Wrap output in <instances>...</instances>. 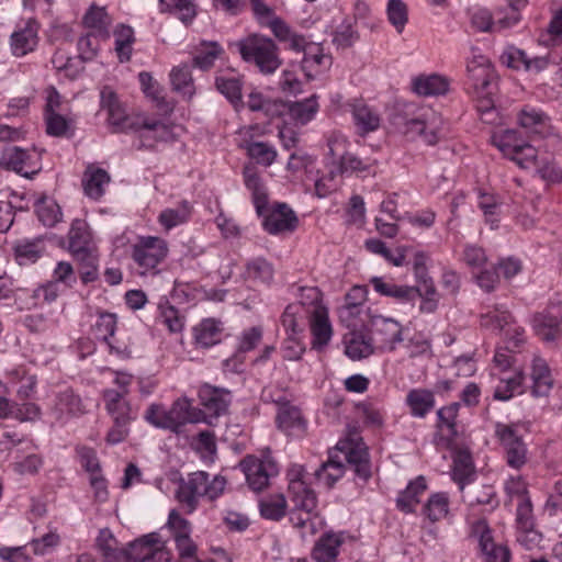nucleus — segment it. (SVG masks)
I'll return each instance as SVG.
<instances>
[{
    "label": "nucleus",
    "mask_w": 562,
    "mask_h": 562,
    "mask_svg": "<svg viewBox=\"0 0 562 562\" xmlns=\"http://www.w3.org/2000/svg\"><path fill=\"white\" fill-rule=\"evenodd\" d=\"M493 144L503 155L513 160L521 169H533L542 180L555 183L562 181V169L548 157H539L538 150L522 139L515 130L495 133Z\"/></svg>",
    "instance_id": "f257e3e1"
},
{
    "label": "nucleus",
    "mask_w": 562,
    "mask_h": 562,
    "mask_svg": "<svg viewBox=\"0 0 562 562\" xmlns=\"http://www.w3.org/2000/svg\"><path fill=\"white\" fill-rule=\"evenodd\" d=\"M289 498L292 507L289 519L293 528L297 529L303 538L313 536L318 529L317 497L304 480L301 467L292 469L289 474Z\"/></svg>",
    "instance_id": "f03ea898"
},
{
    "label": "nucleus",
    "mask_w": 562,
    "mask_h": 562,
    "mask_svg": "<svg viewBox=\"0 0 562 562\" xmlns=\"http://www.w3.org/2000/svg\"><path fill=\"white\" fill-rule=\"evenodd\" d=\"M441 117L430 108L405 103L394 114L393 125L405 136L422 138L427 145H435L439 139Z\"/></svg>",
    "instance_id": "7ed1b4c3"
},
{
    "label": "nucleus",
    "mask_w": 562,
    "mask_h": 562,
    "mask_svg": "<svg viewBox=\"0 0 562 562\" xmlns=\"http://www.w3.org/2000/svg\"><path fill=\"white\" fill-rule=\"evenodd\" d=\"M225 486L226 479L224 476L215 475L210 481L209 473L196 471L180 480L176 498L184 507L187 514H192L201 497L214 501L223 494Z\"/></svg>",
    "instance_id": "20e7f679"
},
{
    "label": "nucleus",
    "mask_w": 562,
    "mask_h": 562,
    "mask_svg": "<svg viewBox=\"0 0 562 562\" xmlns=\"http://www.w3.org/2000/svg\"><path fill=\"white\" fill-rule=\"evenodd\" d=\"M241 59L263 75L274 74L282 65L277 43L265 35L252 33L236 43Z\"/></svg>",
    "instance_id": "39448f33"
},
{
    "label": "nucleus",
    "mask_w": 562,
    "mask_h": 562,
    "mask_svg": "<svg viewBox=\"0 0 562 562\" xmlns=\"http://www.w3.org/2000/svg\"><path fill=\"white\" fill-rule=\"evenodd\" d=\"M144 417L153 426L172 431H178L187 423H201L204 419L199 408L192 406L187 398L177 400L170 409L159 404H151Z\"/></svg>",
    "instance_id": "423d86ee"
},
{
    "label": "nucleus",
    "mask_w": 562,
    "mask_h": 562,
    "mask_svg": "<svg viewBox=\"0 0 562 562\" xmlns=\"http://www.w3.org/2000/svg\"><path fill=\"white\" fill-rule=\"evenodd\" d=\"M168 244L156 236H140L131 247V257L140 274H156L158 266L168 256Z\"/></svg>",
    "instance_id": "0eeeda50"
},
{
    "label": "nucleus",
    "mask_w": 562,
    "mask_h": 562,
    "mask_svg": "<svg viewBox=\"0 0 562 562\" xmlns=\"http://www.w3.org/2000/svg\"><path fill=\"white\" fill-rule=\"evenodd\" d=\"M132 562H170L171 553L157 532L142 536L128 543Z\"/></svg>",
    "instance_id": "6e6552de"
},
{
    "label": "nucleus",
    "mask_w": 562,
    "mask_h": 562,
    "mask_svg": "<svg viewBox=\"0 0 562 562\" xmlns=\"http://www.w3.org/2000/svg\"><path fill=\"white\" fill-rule=\"evenodd\" d=\"M495 434L504 449L506 463L520 470L528 461V449L513 425L497 424Z\"/></svg>",
    "instance_id": "1a4fd4ad"
},
{
    "label": "nucleus",
    "mask_w": 562,
    "mask_h": 562,
    "mask_svg": "<svg viewBox=\"0 0 562 562\" xmlns=\"http://www.w3.org/2000/svg\"><path fill=\"white\" fill-rule=\"evenodd\" d=\"M335 450L344 454V459L353 467L357 475L367 480L371 475V468L367 447L358 434H351L348 438L339 440Z\"/></svg>",
    "instance_id": "9d476101"
},
{
    "label": "nucleus",
    "mask_w": 562,
    "mask_h": 562,
    "mask_svg": "<svg viewBox=\"0 0 562 562\" xmlns=\"http://www.w3.org/2000/svg\"><path fill=\"white\" fill-rule=\"evenodd\" d=\"M0 165L25 178H32L41 170L38 156L35 151H29L16 146L7 147L0 158Z\"/></svg>",
    "instance_id": "9b49d317"
},
{
    "label": "nucleus",
    "mask_w": 562,
    "mask_h": 562,
    "mask_svg": "<svg viewBox=\"0 0 562 562\" xmlns=\"http://www.w3.org/2000/svg\"><path fill=\"white\" fill-rule=\"evenodd\" d=\"M376 350L393 351L403 341L401 324L389 317L375 315L370 321Z\"/></svg>",
    "instance_id": "f8f14e48"
},
{
    "label": "nucleus",
    "mask_w": 562,
    "mask_h": 562,
    "mask_svg": "<svg viewBox=\"0 0 562 562\" xmlns=\"http://www.w3.org/2000/svg\"><path fill=\"white\" fill-rule=\"evenodd\" d=\"M240 467L248 485L256 492L267 487L270 477L278 473V467L272 460H261L252 456L246 457L240 462Z\"/></svg>",
    "instance_id": "ddd939ff"
},
{
    "label": "nucleus",
    "mask_w": 562,
    "mask_h": 562,
    "mask_svg": "<svg viewBox=\"0 0 562 562\" xmlns=\"http://www.w3.org/2000/svg\"><path fill=\"white\" fill-rule=\"evenodd\" d=\"M199 400L203 409H199L204 419L201 422L212 424V418L226 413L231 402L229 392L224 389L214 387L210 384H204L199 390Z\"/></svg>",
    "instance_id": "4468645a"
},
{
    "label": "nucleus",
    "mask_w": 562,
    "mask_h": 562,
    "mask_svg": "<svg viewBox=\"0 0 562 562\" xmlns=\"http://www.w3.org/2000/svg\"><path fill=\"white\" fill-rule=\"evenodd\" d=\"M261 216L265 231L271 235L291 233L299 222L293 210L284 203H279L271 209L267 206Z\"/></svg>",
    "instance_id": "2eb2a0df"
},
{
    "label": "nucleus",
    "mask_w": 562,
    "mask_h": 562,
    "mask_svg": "<svg viewBox=\"0 0 562 562\" xmlns=\"http://www.w3.org/2000/svg\"><path fill=\"white\" fill-rule=\"evenodd\" d=\"M38 31L40 23L36 20L21 22L10 37L12 54L22 57L33 52L38 44Z\"/></svg>",
    "instance_id": "dca6fc26"
},
{
    "label": "nucleus",
    "mask_w": 562,
    "mask_h": 562,
    "mask_svg": "<svg viewBox=\"0 0 562 562\" xmlns=\"http://www.w3.org/2000/svg\"><path fill=\"white\" fill-rule=\"evenodd\" d=\"M516 528L518 531L517 540L531 547L540 540V535L535 529V516L531 499H524L517 504L516 508Z\"/></svg>",
    "instance_id": "f3484780"
},
{
    "label": "nucleus",
    "mask_w": 562,
    "mask_h": 562,
    "mask_svg": "<svg viewBox=\"0 0 562 562\" xmlns=\"http://www.w3.org/2000/svg\"><path fill=\"white\" fill-rule=\"evenodd\" d=\"M345 355L356 361L370 357L376 350L373 338L364 330L352 329L342 337Z\"/></svg>",
    "instance_id": "a211bd4d"
},
{
    "label": "nucleus",
    "mask_w": 562,
    "mask_h": 562,
    "mask_svg": "<svg viewBox=\"0 0 562 562\" xmlns=\"http://www.w3.org/2000/svg\"><path fill=\"white\" fill-rule=\"evenodd\" d=\"M243 178L245 187L250 191L252 202L258 215L263 214V210L268 205V189L266 183L258 171L257 167L252 164H247L243 170Z\"/></svg>",
    "instance_id": "6ab92c4d"
},
{
    "label": "nucleus",
    "mask_w": 562,
    "mask_h": 562,
    "mask_svg": "<svg viewBox=\"0 0 562 562\" xmlns=\"http://www.w3.org/2000/svg\"><path fill=\"white\" fill-rule=\"evenodd\" d=\"M532 327L542 340L554 341L562 338V314L552 310L536 313L532 316Z\"/></svg>",
    "instance_id": "aec40b11"
},
{
    "label": "nucleus",
    "mask_w": 562,
    "mask_h": 562,
    "mask_svg": "<svg viewBox=\"0 0 562 562\" xmlns=\"http://www.w3.org/2000/svg\"><path fill=\"white\" fill-rule=\"evenodd\" d=\"M475 90L476 97L480 99L477 109L487 111L493 108V101L490 95L493 93L492 86L494 79V70L492 66L483 67L468 74Z\"/></svg>",
    "instance_id": "412c9836"
},
{
    "label": "nucleus",
    "mask_w": 562,
    "mask_h": 562,
    "mask_svg": "<svg viewBox=\"0 0 562 562\" xmlns=\"http://www.w3.org/2000/svg\"><path fill=\"white\" fill-rule=\"evenodd\" d=\"M367 288L361 285L352 286L345 295L344 304L338 308V316L341 323L348 327L355 325V319L362 312L363 303L367 301Z\"/></svg>",
    "instance_id": "4be33fe9"
},
{
    "label": "nucleus",
    "mask_w": 562,
    "mask_h": 562,
    "mask_svg": "<svg viewBox=\"0 0 562 562\" xmlns=\"http://www.w3.org/2000/svg\"><path fill=\"white\" fill-rule=\"evenodd\" d=\"M85 405L79 395L70 389L59 392L56 395L52 413L57 420H66L85 414Z\"/></svg>",
    "instance_id": "5701e85b"
},
{
    "label": "nucleus",
    "mask_w": 562,
    "mask_h": 562,
    "mask_svg": "<svg viewBox=\"0 0 562 562\" xmlns=\"http://www.w3.org/2000/svg\"><path fill=\"white\" fill-rule=\"evenodd\" d=\"M100 104L101 109L108 112V121L112 126L119 130H125L128 126V116L112 88L105 86L101 89Z\"/></svg>",
    "instance_id": "b1692460"
},
{
    "label": "nucleus",
    "mask_w": 562,
    "mask_h": 562,
    "mask_svg": "<svg viewBox=\"0 0 562 562\" xmlns=\"http://www.w3.org/2000/svg\"><path fill=\"white\" fill-rule=\"evenodd\" d=\"M345 538L341 532H326L314 544L312 558L316 562H335Z\"/></svg>",
    "instance_id": "393cba45"
},
{
    "label": "nucleus",
    "mask_w": 562,
    "mask_h": 562,
    "mask_svg": "<svg viewBox=\"0 0 562 562\" xmlns=\"http://www.w3.org/2000/svg\"><path fill=\"white\" fill-rule=\"evenodd\" d=\"M110 181L111 177L104 169L88 166L82 176L83 192L89 199L98 201L104 195Z\"/></svg>",
    "instance_id": "a878e982"
},
{
    "label": "nucleus",
    "mask_w": 562,
    "mask_h": 562,
    "mask_svg": "<svg viewBox=\"0 0 562 562\" xmlns=\"http://www.w3.org/2000/svg\"><path fill=\"white\" fill-rule=\"evenodd\" d=\"M269 29L274 37L284 44L286 48L296 53L306 50L308 42L305 36L299 34L281 18L273 20Z\"/></svg>",
    "instance_id": "bb28decb"
},
{
    "label": "nucleus",
    "mask_w": 562,
    "mask_h": 562,
    "mask_svg": "<svg viewBox=\"0 0 562 562\" xmlns=\"http://www.w3.org/2000/svg\"><path fill=\"white\" fill-rule=\"evenodd\" d=\"M112 22L113 19L108 13L105 7L97 4H91L82 18L83 25L103 41L110 38Z\"/></svg>",
    "instance_id": "cd10ccee"
},
{
    "label": "nucleus",
    "mask_w": 562,
    "mask_h": 562,
    "mask_svg": "<svg viewBox=\"0 0 562 562\" xmlns=\"http://www.w3.org/2000/svg\"><path fill=\"white\" fill-rule=\"evenodd\" d=\"M310 326L313 336L312 347L317 350L323 349L328 345L333 336L327 308L316 310L315 314L311 315Z\"/></svg>",
    "instance_id": "c85d7f7f"
},
{
    "label": "nucleus",
    "mask_w": 562,
    "mask_h": 562,
    "mask_svg": "<svg viewBox=\"0 0 562 562\" xmlns=\"http://www.w3.org/2000/svg\"><path fill=\"white\" fill-rule=\"evenodd\" d=\"M97 546L104 562H132L128 546L119 548L116 539L109 529L100 530Z\"/></svg>",
    "instance_id": "c756f323"
},
{
    "label": "nucleus",
    "mask_w": 562,
    "mask_h": 562,
    "mask_svg": "<svg viewBox=\"0 0 562 562\" xmlns=\"http://www.w3.org/2000/svg\"><path fill=\"white\" fill-rule=\"evenodd\" d=\"M71 255L76 261L81 282L89 284L97 281L99 278V254L97 249L93 247Z\"/></svg>",
    "instance_id": "7c9ffc66"
},
{
    "label": "nucleus",
    "mask_w": 562,
    "mask_h": 562,
    "mask_svg": "<svg viewBox=\"0 0 562 562\" xmlns=\"http://www.w3.org/2000/svg\"><path fill=\"white\" fill-rule=\"evenodd\" d=\"M370 283L380 295L393 297L402 303L414 301L417 297V289L408 285H398L382 277L371 278Z\"/></svg>",
    "instance_id": "2f4dec72"
},
{
    "label": "nucleus",
    "mask_w": 562,
    "mask_h": 562,
    "mask_svg": "<svg viewBox=\"0 0 562 562\" xmlns=\"http://www.w3.org/2000/svg\"><path fill=\"white\" fill-rule=\"evenodd\" d=\"M278 427L288 436L300 437L305 431V423L297 407L281 405L277 414Z\"/></svg>",
    "instance_id": "473e14b6"
},
{
    "label": "nucleus",
    "mask_w": 562,
    "mask_h": 562,
    "mask_svg": "<svg viewBox=\"0 0 562 562\" xmlns=\"http://www.w3.org/2000/svg\"><path fill=\"white\" fill-rule=\"evenodd\" d=\"M104 407L112 420H132L133 412L130 402L115 389H106L102 393Z\"/></svg>",
    "instance_id": "72a5a7b5"
},
{
    "label": "nucleus",
    "mask_w": 562,
    "mask_h": 562,
    "mask_svg": "<svg viewBox=\"0 0 562 562\" xmlns=\"http://www.w3.org/2000/svg\"><path fill=\"white\" fill-rule=\"evenodd\" d=\"M476 530L481 531L480 547L485 554V562H509L510 552L505 546H497L494 543L491 530L484 521H480Z\"/></svg>",
    "instance_id": "f704fd0d"
},
{
    "label": "nucleus",
    "mask_w": 562,
    "mask_h": 562,
    "mask_svg": "<svg viewBox=\"0 0 562 562\" xmlns=\"http://www.w3.org/2000/svg\"><path fill=\"white\" fill-rule=\"evenodd\" d=\"M531 393L535 396H546L553 386V379L548 363L540 357H535L531 364Z\"/></svg>",
    "instance_id": "c9c22d12"
},
{
    "label": "nucleus",
    "mask_w": 562,
    "mask_h": 562,
    "mask_svg": "<svg viewBox=\"0 0 562 562\" xmlns=\"http://www.w3.org/2000/svg\"><path fill=\"white\" fill-rule=\"evenodd\" d=\"M223 324L215 318H205L194 329V340L202 348H210L222 339Z\"/></svg>",
    "instance_id": "e433bc0d"
},
{
    "label": "nucleus",
    "mask_w": 562,
    "mask_h": 562,
    "mask_svg": "<svg viewBox=\"0 0 562 562\" xmlns=\"http://www.w3.org/2000/svg\"><path fill=\"white\" fill-rule=\"evenodd\" d=\"M137 124L139 135L146 142H169L173 139L170 126L159 120L143 117Z\"/></svg>",
    "instance_id": "4c0bfd02"
},
{
    "label": "nucleus",
    "mask_w": 562,
    "mask_h": 562,
    "mask_svg": "<svg viewBox=\"0 0 562 562\" xmlns=\"http://www.w3.org/2000/svg\"><path fill=\"white\" fill-rule=\"evenodd\" d=\"M512 315L503 305H494L481 315V325L485 328L504 331L505 336L510 334Z\"/></svg>",
    "instance_id": "58836bf2"
},
{
    "label": "nucleus",
    "mask_w": 562,
    "mask_h": 562,
    "mask_svg": "<svg viewBox=\"0 0 562 562\" xmlns=\"http://www.w3.org/2000/svg\"><path fill=\"white\" fill-rule=\"evenodd\" d=\"M45 251V244L42 238L23 239L14 245V256L19 265L36 262Z\"/></svg>",
    "instance_id": "ea45409f"
},
{
    "label": "nucleus",
    "mask_w": 562,
    "mask_h": 562,
    "mask_svg": "<svg viewBox=\"0 0 562 562\" xmlns=\"http://www.w3.org/2000/svg\"><path fill=\"white\" fill-rule=\"evenodd\" d=\"M192 206L188 201H182L173 207H167L158 215V223L170 231L176 226L187 223L191 216Z\"/></svg>",
    "instance_id": "a19ab883"
},
{
    "label": "nucleus",
    "mask_w": 562,
    "mask_h": 562,
    "mask_svg": "<svg viewBox=\"0 0 562 562\" xmlns=\"http://www.w3.org/2000/svg\"><path fill=\"white\" fill-rule=\"evenodd\" d=\"M318 97L312 94L302 101L290 102L288 104V112L290 117L297 124L305 125L312 121L318 112L319 104Z\"/></svg>",
    "instance_id": "79ce46f5"
},
{
    "label": "nucleus",
    "mask_w": 562,
    "mask_h": 562,
    "mask_svg": "<svg viewBox=\"0 0 562 562\" xmlns=\"http://www.w3.org/2000/svg\"><path fill=\"white\" fill-rule=\"evenodd\" d=\"M406 404L415 417H425L435 406L434 393L425 389L411 390L406 396Z\"/></svg>",
    "instance_id": "37998d69"
},
{
    "label": "nucleus",
    "mask_w": 562,
    "mask_h": 562,
    "mask_svg": "<svg viewBox=\"0 0 562 562\" xmlns=\"http://www.w3.org/2000/svg\"><path fill=\"white\" fill-rule=\"evenodd\" d=\"M427 488L426 480L424 476H418L412 481L404 492L398 496L396 504L397 507L405 513H413L416 505L420 502V496Z\"/></svg>",
    "instance_id": "c03bdc74"
},
{
    "label": "nucleus",
    "mask_w": 562,
    "mask_h": 562,
    "mask_svg": "<svg viewBox=\"0 0 562 562\" xmlns=\"http://www.w3.org/2000/svg\"><path fill=\"white\" fill-rule=\"evenodd\" d=\"M448 88V80L439 75L420 76L413 81V90L425 97L445 94Z\"/></svg>",
    "instance_id": "a18cd8bd"
},
{
    "label": "nucleus",
    "mask_w": 562,
    "mask_h": 562,
    "mask_svg": "<svg viewBox=\"0 0 562 562\" xmlns=\"http://www.w3.org/2000/svg\"><path fill=\"white\" fill-rule=\"evenodd\" d=\"M68 243L70 254L93 248L91 246V235L86 221L80 218L72 221L68 233Z\"/></svg>",
    "instance_id": "49530a36"
},
{
    "label": "nucleus",
    "mask_w": 562,
    "mask_h": 562,
    "mask_svg": "<svg viewBox=\"0 0 562 562\" xmlns=\"http://www.w3.org/2000/svg\"><path fill=\"white\" fill-rule=\"evenodd\" d=\"M224 54V48L217 42H201L198 53L193 58V66L202 70L212 68L216 59Z\"/></svg>",
    "instance_id": "de8ad7c7"
},
{
    "label": "nucleus",
    "mask_w": 562,
    "mask_h": 562,
    "mask_svg": "<svg viewBox=\"0 0 562 562\" xmlns=\"http://www.w3.org/2000/svg\"><path fill=\"white\" fill-rule=\"evenodd\" d=\"M217 90L227 98L236 108L244 106L241 90L243 83L239 78L234 76H218L215 80Z\"/></svg>",
    "instance_id": "09e8293b"
},
{
    "label": "nucleus",
    "mask_w": 562,
    "mask_h": 562,
    "mask_svg": "<svg viewBox=\"0 0 562 562\" xmlns=\"http://www.w3.org/2000/svg\"><path fill=\"white\" fill-rule=\"evenodd\" d=\"M113 36L115 40V52L120 61H128L132 55V46L135 41L133 29L125 24H119L113 31Z\"/></svg>",
    "instance_id": "8fccbe9b"
},
{
    "label": "nucleus",
    "mask_w": 562,
    "mask_h": 562,
    "mask_svg": "<svg viewBox=\"0 0 562 562\" xmlns=\"http://www.w3.org/2000/svg\"><path fill=\"white\" fill-rule=\"evenodd\" d=\"M352 116L360 134H368L380 126L379 114L366 104L355 105Z\"/></svg>",
    "instance_id": "3c124183"
},
{
    "label": "nucleus",
    "mask_w": 562,
    "mask_h": 562,
    "mask_svg": "<svg viewBox=\"0 0 562 562\" xmlns=\"http://www.w3.org/2000/svg\"><path fill=\"white\" fill-rule=\"evenodd\" d=\"M345 472V467L337 454L330 453L327 462L315 471L317 481L327 487H331Z\"/></svg>",
    "instance_id": "603ef678"
},
{
    "label": "nucleus",
    "mask_w": 562,
    "mask_h": 562,
    "mask_svg": "<svg viewBox=\"0 0 562 562\" xmlns=\"http://www.w3.org/2000/svg\"><path fill=\"white\" fill-rule=\"evenodd\" d=\"M472 475L473 465L470 453L459 451L453 459L451 477L459 485L460 491L464 490V485L470 481Z\"/></svg>",
    "instance_id": "864d4df0"
},
{
    "label": "nucleus",
    "mask_w": 562,
    "mask_h": 562,
    "mask_svg": "<svg viewBox=\"0 0 562 562\" xmlns=\"http://www.w3.org/2000/svg\"><path fill=\"white\" fill-rule=\"evenodd\" d=\"M159 4L161 11H169L187 25L196 15L195 4L192 0H159Z\"/></svg>",
    "instance_id": "5fc2aeb1"
},
{
    "label": "nucleus",
    "mask_w": 562,
    "mask_h": 562,
    "mask_svg": "<svg viewBox=\"0 0 562 562\" xmlns=\"http://www.w3.org/2000/svg\"><path fill=\"white\" fill-rule=\"evenodd\" d=\"M273 268L263 258L250 260L246 266L245 277L255 283L269 284L273 279Z\"/></svg>",
    "instance_id": "6e6d98bb"
},
{
    "label": "nucleus",
    "mask_w": 562,
    "mask_h": 562,
    "mask_svg": "<svg viewBox=\"0 0 562 562\" xmlns=\"http://www.w3.org/2000/svg\"><path fill=\"white\" fill-rule=\"evenodd\" d=\"M244 148L249 158L265 167L271 166L278 156L276 148L265 142H248Z\"/></svg>",
    "instance_id": "4d7b16f0"
},
{
    "label": "nucleus",
    "mask_w": 562,
    "mask_h": 562,
    "mask_svg": "<svg viewBox=\"0 0 562 562\" xmlns=\"http://www.w3.org/2000/svg\"><path fill=\"white\" fill-rule=\"evenodd\" d=\"M460 403H451L441 407L438 412V427L448 441H451L457 436L456 419Z\"/></svg>",
    "instance_id": "13d9d810"
},
{
    "label": "nucleus",
    "mask_w": 562,
    "mask_h": 562,
    "mask_svg": "<svg viewBox=\"0 0 562 562\" xmlns=\"http://www.w3.org/2000/svg\"><path fill=\"white\" fill-rule=\"evenodd\" d=\"M11 382L18 385V396L20 398H29L33 395L36 387V375L30 373L25 368L20 367L10 373Z\"/></svg>",
    "instance_id": "bf43d9fd"
},
{
    "label": "nucleus",
    "mask_w": 562,
    "mask_h": 562,
    "mask_svg": "<svg viewBox=\"0 0 562 562\" xmlns=\"http://www.w3.org/2000/svg\"><path fill=\"white\" fill-rule=\"evenodd\" d=\"M260 514L270 520H280L286 513V501L283 494L270 495L259 503Z\"/></svg>",
    "instance_id": "052dcab7"
},
{
    "label": "nucleus",
    "mask_w": 562,
    "mask_h": 562,
    "mask_svg": "<svg viewBox=\"0 0 562 562\" xmlns=\"http://www.w3.org/2000/svg\"><path fill=\"white\" fill-rule=\"evenodd\" d=\"M329 57L322 53L318 46L307 44L302 59V70L307 78L313 77V72H318V68H325L329 64Z\"/></svg>",
    "instance_id": "680f3d73"
},
{
    "label": "nucleus",
    "mask_w": 562,
    "mask_h": 562,
    "mask_svg": "<svg viewBox=\"0 0 562 562\" xmlns=\"http://www.w3.org/2000/svg\"><path fill=\"white\" fill-rule=\"evenodd\" d=\"M38 220L48 227L55 226L61 220L60 206L52 199L42 198L35 204Z\"/></svg>",
    "instance_id": "e2e57ef3"
},
{
    "label": "nucleus",
    "mask_w": 562,
    "mask_h": 562,
    "mask_svg": "<svg viewBox=\"0 0 562 562\" xmlns=\"http://www.w3.org/2000/svg\"><path fill=\"white\" fill-rule=\"evenodd\" d=\"M170 81L173 90L191 98L193 90V80L190 67L186 64L173 67L170 71Z\"/></svg>",
    "instance_id": "0e129e2a"
},
{
    "label": "nucleus",
    "mask_w": 562,
    "mask_h": 562,
    "mask_svg": "<svg viewBox=\"0 0 562 562\" xmlns=\"http://www.w3.org/2000/svg\"><path fill=\"white\" fill-rule=\"evenodd\" d=\"M448 512L449 497L443 492L432 494L424 506V514L432 522L446 517Z\"/></svg>",
    "instance_id": "69168bd1"
},
{
    "label": "nucleus",
    "mask_w": 562,
    "mask_h": 562,
    "mask_svg": "<svg viewBox=\"0 0 562 562\" xmlns=\"http://www.w3.org/2000/svg\"><path fill=\"white\" fill-rule=\"evenodd\" d=\"M524 373L521 371L515 372L510 376L502 378L499 384L495 387L494 398L499 401H507L516 393H521V385L524 381Z\"/></svg>",
    "instance_id": "338daca9"
},
{
    "label": "nucleus",
    "mask_w": 562,
    "mask_h": 562,
    "mask_svg": "<svg viewBox=\"0 0 562 562\" xmlns=\"http://www.w3.org/2000/svg\"><path fill=\"white\" fill-rule=\"evenodd\" d=\"M547 122V116L541 111L525 106L518 113V123L521 127L532 133H541Z\"/></svg>",
    "instance_id": "774afa93"
}]
</instances>
